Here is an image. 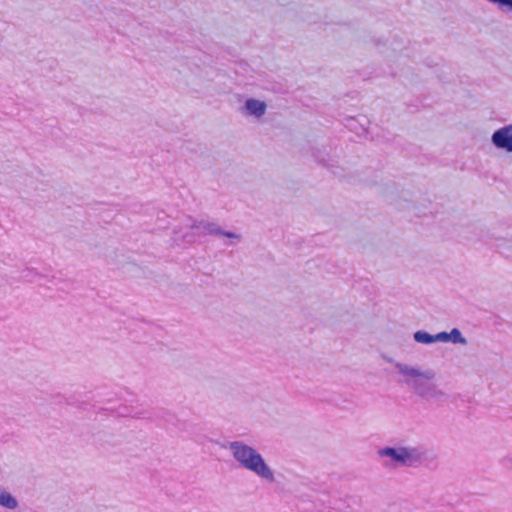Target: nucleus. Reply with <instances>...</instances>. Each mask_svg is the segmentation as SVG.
Instances as JSON below:
<instances>
[{
    "mask_svg": "<svg viewBox=\"0 0 512 512\" xmlns=\"http://www.w3.org/2000/svg\"><path fill=\"white\" fill-rule=\"evenodd\" d=\"M448 337H449L448 332H446V331H442L437 334H433V343H436V342L448 343L449 342Z\"/></svg>",
    "mask_w": 512,
    "mask_h": 512,
    "instance_id": "15",
    "label": "nucleus"
},
{
    "mask_svg": "<svg viewBox=\"0 0 512 512\" xmlns=\"http://www.w3.org/2000/svg\"><path fill=\"white\" fill-rule=\"evenodd\" d=\"M312 156L315 159V161L319 164H321L324 167H332L333 164L331 163L333 160L330 158V155L325 150L320 149H313L312 150Z\"/></svg>",
    "mask_w": 512,
    "mask_h": 512,
    "instance_id": "10",
    "label": "nucleus"
},
{
    "mask_svg": "<svg viewBox=\"0 0 512 512\" xmlns=\"http://www.w3.org/2000/svg\"><path fill=\"white\" fill-rule=\"evenodd\" d=\"M363 122H359L355 118H350L348 120V127L351 131L355 132L358 135L365 134L367 132V124L369 123V120L365 117L363 118Z\"/></svg>",
    "mask_w": 512,
    "mask_h": 512,
    "instance_id": "11",
    "label": "nucleus"
},
{
    "mask_svg": "<svg viewBox=\"0 0 512 512\" xmlns=\"http://www.w3.org/2000/svg\"><path fill=\"white\" fill-rule=\"evenodd\" d=\"M448 336L449 342L453 344H467V339L463 337L461 331L458 328H453L450 332H448Z\"/></svg>",
    "mask_w": 512,
    "mask_h": 512,
    "instance_id": "14",
    "label": "nucleus"
},
{
    "mask_svg": "<svg viewBox=\"0 0 512 512\" xmlns=\"http://www.w3.org/2000/svg\"><path fill=\"white\" fill-rule=\"evenodd\" d=\"M183 240L187 243H193L195 241V235L193 233H186L183 235Z\"/></svg>",
    "mask_w": 512,
    "mask_h": 512,
    "instance_id": "17",
    "label": "nucleus"
},
{
    "mask_svg": "<svg viewBox=\"0 0 512 512\" xmlns=\"http://www.w3.org/2000/svg\"><path fill=\"white\" fill-rule=\"evenodd\" d=\"M413 339L415 342L420 344H426L430 345L433 344V334H430L429 332L425 330H418L414 332Z\"/></svg>",
    "mask_w": 512,
    "mask_h": 512,
    "instance_id": "12",
    "label": "nucleus"
},
{
    "mask_svg": "<svg viewBox=\"0 0 512 512\" xmlns=\"http://www.w3.org/2000/svg\"><path fill=\"white\" fill-rule=\"evenodd\" d=\"M380 458H389L385 467H413L421 466L427 459V450L422 446H384L377 451Z\"/></svg>",
    "mask_w": 512,
    "mask_h": 512,
    "instance_id": "2",
    "label": "nucleus"
},
{
    "mask_svg": "<svg viewBox=\"0 0 512 512\" xmlns=\"http://www.w3.org/2000/svg\"><path fill=\"white\" fill-rule=\"evenodd\" d=\"M2 508L16 510V512H30L26 507H20L18 500L9 492L2 490Z\"/></svg>",
    "mask_w": 512,
    "mask_h": 512,
    "instance_id": "9",
    "label": "nucleus"
},
{
    "mask_svg": "<svg viewBox=\"0 0 512 512\" xmlns=\"http://www.w3.org/2000/svg\"><path fill=\"white\" fill-rule=\"evenodd\" d=\"M494 147L512 153V124L496 129L491 136Z\"/></svg>",
    "mask_w": 512,
    "mask_h": 512,
    "instance_id": "5",
    "label": "nucleus"
},
{
    "mask_svg": "<svg viewBox=\"0 0 512 512\" xmlns=\"http://www.w3.org/2000/svg\"><path fill=\"white\" fill-rule=\"evenodd\" d=\"M192 223L190 224L191 229H203L204 234L208 235H214V236H224L230 239H236L239 240L241 238V235L231 232V231H225L220 226H218L214 222H208V221H198L195 219H192Z\"/></svg>",
    "mask_w": 512,
    "mask_h": 512,
    "instance_id": "6",
    "label": "nucleus"
},
{
    "mask_svg": "<svg viewBox=\"0 0 512 512\" xmlns=\"http://www.w3.org/2000/svg\"><path fill=\"white\" fill-rule=\"evenodd\" d=\"M138 412H139V411H137V413H138ZM135 414H136V412H135L134 414L128 413V416H132L133 418H135V417H134V415H135Z\"/></svg>",
    "mask_w": 512,
    "mask_h": 512,
    "instance_id": "18",
    "label": "nucleus"
},
{
    "mask_svg": "<svg viewBox=\"0 0 512 512\" xmlns=\"http://www.w3.org/2000/svg\"><path fill=\"white\" fill-rule=\"evenodd\" d=\"M405 383L416 396L425 402H444L449 399V395L433 382L406 379Z\"/></svg>",
    "mask_w": 512,
    "mask_h": 512,
    "instance_id": "3",
    "label": "nucleus"
},
{
    "mask_svg": "<svg viewBox=\"0 0 512 512\" xmlns=\"http://www.w3.org/2000/svg\"><path fill=\"white\" fill-rule=\"evenodd\" d=\"M228 448L232 452L235 461L242 468L253 472L259 478L269 483L275 482L272 469L257 449L242 441H232L229 443Z\"/></svg>",
    "mask_w": 512,
    "mask_h": 512,
    "instance_id": "1",
    "label": "nucleus"
},
{
    "mask_svg": "<svg viewBox=\"0 0 512 512\" xmlns=\"http://www.w3.org/2000/svg\"><path fill=\"white\" fill-rule=\"evenodd\" d=\"M136 419H161L166 423L172 424L179 430H186L187 423L186 421H182L176 417L173 413L168 410L159 409V410H142L134 415Z\"/></svg>",
    "mask_w": 512,
    "mask_h": 512,
    "instance_id": "4",
    "label": "nucleus"
},
{
    "mask_svg": "<svg viewBox=\"0 0 512 512\" xmlns=\"http://www.w3.org/2000/svg\"><path fill=\"white\" fill-rule=\"evenodd\" d=\"M43 277L35 268L26 267L22 270L20 278L27 282H33L36 278Z\"/></svg>",
    "mask_w": 512,
    "mask_h": 512,
    "instance_id": "13",
    "label": "nucleus"
},
{
    "mask_svg": "<svg viewBox=\"0 0 512 512\" xmlns=\"http://www.w3.org/2000/svg\"><path fill=\"white\" fill-rule=\"evenodd\" d=\"M395 368L397 369V371L400 374L410 377L411 378L410 380H420V381L432 382V380H434L436 377V373L432 369H427V370L422 371L419 368L410 367V366L400 363V362H397L395 364Z\"/></svg>",
    "mask_w": 512,
    "mask_h": 512,
    "instance_id": "7",
    "label": "nucleus"
},
{
    "mask_svg": "<svg viewBox=\"0 0 512 512\" xmlns=\"http://www.w3.org/2000/svg\"><path fill=\"white\" fill-rule=\"evenodd\" d=\"M242 109L246 115L260 118L266 113L267 104L262 100L249 98L245 101Z\"/></svg>",
    "mask_w": 512,
    "mask_h": 512,
    "instance_id": "8",
    "label": "nucleus"
},
{
    "mask_svg": "<svg viewBox=\"0 0 512 512\" xmlns=\"http://www.w3.org/2000/svg\"><path fill=\"white\" fill-rule=\"evenodd\" d=\"M500 463L501 465L508 469V470H512V453L504 456L501 460H500Z\"/></svg>",
    "mask_w": 512,
    "mask_h": 512,
    "instance_id": "16",
    "label": "nucleus"
}]
</instances>
